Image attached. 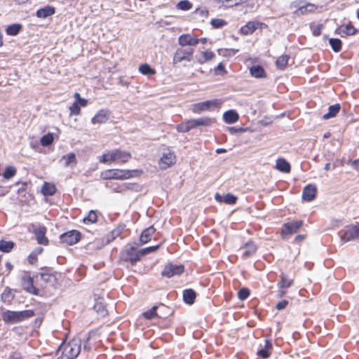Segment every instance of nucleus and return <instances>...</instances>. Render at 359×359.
Wrapping results in <instances>:
<instances>
[{"label": "nucleus", "mask_w": 359, "mask_h": 359, "mask_svg": "<svg viewBox=\"0 0 359 359\" xmlns=\"http://www.w3.org/2000/svg\"><path fill=\"white\" fill-rule=\"evenodd\" d=\"M81 341L80 339H73L66 344L60 345L62 359H75L81 351Z\"/></svg>", "instance_id": "f257e3e1"}, {"label": "nucleus", "mask_w": 359, "mask_h": 359, "mask_svg": "<svg viewBox=\"0 0 359 359\" xmlns=\"http://www.w3.org/2000/svg\"><path fill=\"white\" fill-rule=\"evenodd\" d=\"M137 170L109 169L101 172L100 177L103 180H126L134 177Z\"/></svg>", "instance_id": "f03ea898"}, {"label": "nucleus", "mask_w": 359, "mask_h": 359, "mask_svg": "<svg viewBox=\"0 0 359 359\" xmlns=\"http://www.w3.org/2000/svg\"><path fill=\"white\" fill-rule=\"evenodd\" d=\"M32 310L22 311H6L2 313V319L6 323H15L34 316Z\"/></svg>", "instance_id": "7ed1b4c3"}, {"label": "nucleus", "mask_w": 359, "mask_h": 359, "mask_svg": "<svg viewBox=\"0 0 359 359\" xmlns=\"http://www.w3.org/2000/svg\"><path fill=\"white\" fill-rule=\"evenodd\" d=\"M220 102L217 100H207L192 104L191 111L195 114H201L203 111H211L217 108Z\"/></svg>", "instance_id": "20e7f679"}, {"label": "nucleus", "mask_w": 359, "mask_h": 359, "mask_svg": "<svg viewBox=\"0 0 359 359\" xmlns=\"http://www.w3.org/2000/svg\"><path fill=\"white\" fill-rule=\"evenodd\" d=\"M193 54L194 49L192 48H179L176 50L174 54L172 62L174 65H176L182 61L191 62L193 57Z\"/></svg>", "instance_id": "39448f33"}, {"label": "nucleus", "mask_w": 359, "mask_h": 359, "mask_svg": "<svg viewBox=\"0 0 359 359\" xmlns=\"http://www.w3.org/2000/svg\"><path fill=\"white\" fill-rule=\"evenodd\" d=\"M359 238V226L349 225L347 226L341 236V241L343 242H348Z\"/></svg>", "instance_id": "423d86ee"}, {"label": "nucleus", "mask_w": 359, "mask_h": 359, "mask_svg": "<svg viewBox=\"0 0 359 359\" xmlns=\"http://www.w3.org/2000/svg\"><path fill=\"white\" fill-rule=\"evenodd\" d=\"M291 6L297 8L294 14L298 16L314 13L318 8L314 4H305L302 5V2H293Z\"/></svg>", "instance_id": "0eeeda50"}, {"label": "nucleus", "mask_w": 359, "mask_h": 359, "mask_svg": "<svg viewBox=\"0 0 359 359\" xmlns=\"http://www.w3.org/2000/svg\"><path fill=\"white\" fill-rule=\"evenodd\" d=\"M184 267L183 265H175L171 263L165 265L164 269L161 272L163 276L171 278L175 276H179L184 272Z\"/></svg>", "instance_id": "6e6552de"}, {"label": "nucleus", "mask_w": 359, "mask_h": 359, "mask_svg": "<svg viewBox=\"0 0 359 359\" xmlns=\"http://www.w3.org/2000/svg\"><path fill=\"white\" fill-rule=\"evenodd\" d=\"M60 238L62 243L72 245L79 241L81 233L76 230H72L62 234Z\"/></svg>", "instance_id": "1a4fd4ad"}, {"label": "nucleus", "mask_w": 359, "mask_h": 359, "mask_svg": "<svg viewBox=\"0 0 359 359\" xmlns=\"http://www.w3.org/2000/svg\"><path fill=\"white\" fill-rule=\"evenodd\" d=\"M175 162L176 156L174 152L168 150L163 154L158 164L161 169L165 170L174 165Z\"/></svg>", "instance_id": "9d476101"}, {"label": "nucleus", "mask_w": 359, "mask_h": 359, "mask_svg": "<svg viewBox=\"0 0 359 359\" xmlns=\"http://www.w3.org/2000/svg\"><path fill=\"white\" fill-rule=\"evenodd\" d=\"M21 285L25 290L33 294H38L39 290L34 286L33 278L27 274H24L21 278Z\"/></svg>", "instance_id": "9b49d317"}, {"label": "nucleus", "mask_w": 359, "mask_h": 359, "mask_svg": "<svg viewBox=\"0 0 359 359\" xmlns=\"http://www.w3.org/2000/svg\"><path fill=\"white\" fill-rule=\"evenodd\" d=\"M302 224L303 222L301 220L292 221L285 224L282 229L283 236L294 233L302 226Z\"/></svg>", "instance_id": "f8f14e48"}, {"label": "nucleus", "mask_w": 359, "mask_h": 359, "mask_svg": "<svg viewBox=\"0 0 359 359\" xmlns=\"http://www.w3.org/2000/svg\"><path fill=\"white\" fill-rule=\"evenodd\" d=\"M257 250V247L252 241L246 243L243 247L240 248V251L242 252V257L243 259H246L252 256L256 252Z\"/></svg>", "instance_id": "ddd939ff"}, {"label": "nucleus", "mask_w": 359, "mask_h": 359, "mask_svg": "<svg viewBox=\"0 0 359 359\" xmlns=\"http://www.w3.org/2000/svg\"><path fill=\"white\" fill-rule=\"evenodd\" d=\"M110 117V112L107 109L100 110L91 119L93 124H102L106 123Z\"/></svg>", "instance_id": "4468645a"}, {"label": "nucleus", "mask_w": 359, "mask_h": 359, "mask_svg": "<svg viewBox=\"0 0 359 359\" xmlns=\"http://www.w3.org/2000/svg\"><path fill=\"white\" fill-rule=\"evenodd\" d=\"M178 43L181 46H193L199 43V39L192 36L189 34H185L180 36Z\"/></svg>", "instance_id": "2eb2a0df"}, {"label": "nucleus", "mask_w": 359, "mask_h": 359, "mask_svg": "<svg viewBox=\"0 0 359 359\" xmlns=\"http://www.w3.org/2000/svg\"><path fill=\"white\" fill-rule=\"evenodd\" d=\"M316 193L317 189L316 186L308 184L303 189L302 198L306 201H311L316 198Z\"/></svg>", "instance_id": "dca6fc26"}, {"label": "nucleus", "mask_w": 359, "mask_h": 359, "mask_svg": "<svg viewBox=\"0 0 359 359\" xmlns=\"http://www.w3.org/2000/svg\"><path fill=\"white\" fill-rule=\"evenodd\" d=\"M46 228L44 226H39L34 230V233L39 244L48 245V239L46 237Z\"/></svg>", "instance_id": "f3484780"}, {"label": "nucleus", "mask_w": 359, "mask_h": 359, "mask_svg": "<svg viewBox=\"0 0 359 359\" xmlns=\"http://www.w3.org/2000/svg\"><path fill=\"white\" fill-rule=\"evenodd\" d=\"M215 199L219 203H224L228 205L235 204L237 201V197L231 194H227L224 196L220 195L219 193H216L215 195Z\"/></svg>", "instance_id": "a211bd4d"}, {"label": "nucleus", "mask_w": 359, "mask_h": 359, "mask_svg": "<svg viewBox=\"0 0 359 359\" xmlns=\"http://www.w3.org/2000/svg\"><path fill=\"white\" fill-rule=\"evenodd\" d=\"M259 25L257 22H248L240 29V33L243 35H249L256 30Z\"/></svg>", "instance_id": "6ab92c4d"}, {"label": "nucleus", "mask_w": 359, "mask_h": 359, "mask_svg": "<svg viewBox=\"0 0 359 359\" xmlns=\"http://www.w3.org/2000/svg\"><path fill=\"white\" fill-rule=\"evenodd\" d=\"M127 259L130 261L132 265H135L137 261L140 260V256L139 251H137L135 247H130L127 250Z\"/></svg>", "instance_id": "aec40b11"}, {"label": "nucleus", "mask_w": 359, "mask_h": 359, "mask_svg": "<svg viewBox=\"0 0 359 359\" xmlns=\"http://www.w3.org/2000/svg\"><path fill=\"white\" fill-rule=\"evenodd\" d=\"M55 8L50 6H46L43 8L39 9L36 13V17L39 18H46L55 13Z\"/></svg>", "instance_id": "412c9836"}, {"label": "nucleus", "mask_w": 359, "mask_h": 359, "mask_svg": "<svg viewBox=\"0 0 359 359\" xmlns=\"http://www.w3.org/2000/svg\"><path fill=\"white\" fill-rule=\"evenodd\" d=\"M156 229L153 226H151L146 229H144L141 233L140 241L141 243L144 244L148 243L150 240L153 234L154 233Z\"/></svg>", "instance_id": "4be33fe9"}, {"label": "nucleus", "mask_w": 359, "mask_h": 359, "mask_svg": "<svg viewBox=\"0 0 359 359\" xmlns=\"http://www.w3.org/2000/svg\"><path fill=\"white\" fill-rule=\"evenodd\" d=\"M223 118L226 123L231 124L236 123L238 120L239 116L236 111L231 109L224 114Z\"/></svg>", "instance_id": "5701e85b"}, {"label": "nucleus", "mask_w": 359, "mask_h": 359, "mask_svg": "<svg viewBox=\"0 0 359 359\" xmlns=\"http://www.w3.org/2000/svg\"><path fill=\"white\" fill-rule=\"evenodd\" d=\"M115 152V161L121 163L127 162L131 157V154L129 152L121 151L118 149H114Z\"/></svg>", "instance_id": "b1692460"}, {"label": "nucleus", "mask_w": 359, "mask_h": 359, "mask_svg": "<svg viewBox=\"0 0 359 359\" xmlns=\"http://www.w3.org/2000/svg\"><path fill=\"white\" fill-rule=\"evenodd\" d=\"M196 299V292L192 289H187L183 292V299L187 304H193Z\"/></svg>", "instance_id": "393cba45"}, {"label": "nucleus", "mask_w": 359, "mask_h": 359, "mask_svg": "<svg viewBox=\"0 0 359 359\" xmlns=\"http://www.w3.org/2000/svg\"><path fill=\"white\" fill-rule=\"evenodd\" d=\"M276 168L278 170L285 173H288L290 171V163L283 158H278L276 161Z\"/></svg>", "instance_id": "a878e982"}, {"label": "nucleus", "mask_w": 359, "mask_h": 359, "mask_svg": "<svg viewBox=\"0 0 359 359\" xmlns=\"http://www.w3.org/2000/svg\"><path fill=\"white\" fill-rule=\"evenodd\" d=\"M100 163H111L115 161V152L114 150L108 151L103 154L99 159Z\"/></svg>", "instance_id": "bb28decb"}, {"label": "nucleus", "mask_w": 359, "mask_h": 359, "mask_svg": "<svg viewBox=\"0 0 359 359\" xmlns=\"http://www.w3.org/2000/svg\"><path fill=\"white\" fill-rule=\"evenodd\" d=\"M339 32L343 36L344 35H353L357 32V29L351 24L346 25H341L339 28Z\"/></svg>", "instance_id": "cd10ccee"}, {"label": "nucleus", "mask_w": 359, "mask_h": 359, "mask_svg": "<svg viewBox=\"0 0 359 359\" xmlns=\"http://www.w3.org/2000/svg\"><path fill=\"white\" fill-rule=\"evenodd\" d=\"M280 280L278 283V288L285 289L291 287L293 284V280L288 278L285 273H281L280 276Z\"/></svg>", "instance_id": "c85d7f7f"}, {"label": "nucleus", "mask_w": 359, "mask_h": 359, "mask_svg": "<svg viewBox=\"0 0 359 359\" xmlns=\"http://www.w3.org/2000/svg\"><path fill=\"white\" fill-rule=\"evenodd\" d=\"M61 161H65V167L75 166L77 163L76 156L74 153H69L62 156Z\"/></svg>", "instance_id": "c756f323"}, {"label": "nucleus", "mask_w": 359, "mask_h": 359, "mask_svg": "<svg viewBox=\"0 0 359 359\" xmlns=\"http://www.w3.org/2000/svg\"><path fill=\"white\" fill-rule=\"evenodd\" d=\"M271 348H272V344H271V342L270 341H269V340H265L264 348L260 349L257 352V354H258L259 356H260V357H262L263 358H267L271 355L270 350Z\"/></svg>", "instance_id": "7c9ffc66"}, {"label": "nucleus", "mask_w": 359, "mask_h": 359, "mask_svg": "<svg viewBox=\"0 0 359 359\" xmlns=\"http://www.w3.org/2000/svg\"><path fill=\"white\" fill-rule=\"evenodd\" d=\"M340 104H336L329 107L328 112L323 116V119L334 117L340 110Z\"/></svg>", "instance_id": "2f4dec72"}, {"label": "nucleus", "mask_w": 359, "mask_h": 359, "mask_svg": "<svg viewBox=\"0 0 359 359\" xmlns=\"http://www.w3.org/2000/svg\"><path fill=\"white\" fill-rule=\"evenodd\" d=\"M250 74L255 78L265 77V72L262 67L254 65L250 69Z\"/></svg>", "instance_id": "473e14b6"}, {"label": "nucleus", "mask_w": 359, "mask_h": 359, "mask_svg": "<svg viewBox=\"0 0 359 359\" xmlns=\"http://www.w3.org/2000/svg\"><path fill=\"white\" fill-rule=\"evenodd\" d=\"M105 187L107 188L111 189L113 191L117 192V193H121L123 191H125L127 188L126 184H120L117 183H109L107 182L105 184Z\"/></svg>", "instance_id": "72a5a7b5"}, {"label": "nucleus", "mask_w": 359, "mask_h": 359, "mask_svg": "<svg viewBox=\"0 0 359 359\" xmlns=\"http://www.w3.org/2000/svg\"><path fill=\"white\" fill-rule=\"evenodd\" d=\"M215 57V53L210 50H206L202 52V56L201 57H198L197 59V61L200 64H203L204 62L207 61L212 60Z\"/></svg>", "instance_id": "f704fd0d"}, {"label": "nucleus", "mask_w": 359, "mask_h": 359, "mask_svg": "<svg viewBox=\"0 0 359 359\" xmlns=\"http://www.w3.org/2000/svg\"><path fill=\"white\" fill-rule=\"evenodd\" d=\"M22 29V25L20 24H13L7 27L6 34L10 36L17 35Z\"/></svg>", "instance_id": "c9c22d12"}, {"label": "nucleus", "mask_w": 359, "mask_h": 359, "mask_svg": "<svg viewBox=\"0 0 359 359\" xmlns=\"http://www.w3.org/2000/svg\"><path fill=\"white\" fill-rule=\"evenodd\" d=\"M196 126H208L214 123V118L209 117H201L195 118Z\"/></svg>", "instance_id": "e433bc0d"}, {"label": "nucleus", "mask_w": 359, "mask_h": 359, "mask_svg": "<svg viewBox=\"0 0 359 359\" xmlns=\"http://www.w3.org/2000/svg\"><path fill=\"white\" fill-rule=\"evenodd\" d=\"M289 58L290 57L287 55H283L278 57L276 62L277 67L280 69H284L287 65Z\"/></svg>", "instance_id": "4c0bfd02"}, {"label": "nucleus", "mask_w": 359, "mask_h": 359, "mask_svg": "<svg viewBox=\"0 0 359 359\" xmlns=\"http://www.w3.org/2000/svg\"><path fill=\"white\" fill-rule=\"evenodd\" d=\"M14 247V243L12 241H6L1 240L0 241V250L4 252H10Z\"/></svg>", "instance_id": "58836bf2"}, {"label": "nucleus", "mask_w": 359, "mask_h": 359, "mask_svg": "<svg viewBox=\"0 0 359 359\" xmlns=\"http://www.w3.org/2000/svg\"><path fill=\"white\" fill-rule=\"evenodd\" d=\"M56 189L53 184L46 182L42 187V192L44 195L52 196L55 193Z\"/></svg>", "instance_id": "ea45409f"}, {"label": "nucleus", "mask_w": 359, "mask_h": 359, "mask_svg": "<svg viewBox=\"0 0 359 359\" xmlns=\"http://www.w3.org/2000/svg\"><path fill=\"white\" fill-rule=\"evenodd\" d=\"M330 45L331 46L332 50L334 52H339L341 49V41L339 39H329Z\"/></svg>", "instance_id": "a19ab883"}, {"label": "nucleus", "mask_w": 359, "mask_h": 359, "mask_svg": "<svg viewBox=\"0 0 359 359\" xmlns=\"http://www.w3.org/2000/svg\"><path fill=\"white\" fill-rule=\"evenodd\" d=\"M16 168L13 166H8L6 167L4 172V177L6 180H10L13 177L15 176V175L16 174Z\"/></svg>", "instance_id": "79ce46f5"}, {"label": "nucleus", "mask_w": 359, "mask_h": 359, "mask_svg": "<svg viewBox=\"0 0 359 359\" xmlns=\"http://www.w3.org/2000/svg\"><path fill=\"white\" fill-rule=\"evenodd\" d=\"M53 142V135L52 133H48L41 138V144L43 147L49 146Z\"/></svg>", "instance_id": "37998d69"}, {"label": "nucleus", "mask_w": 359, "mask_h": 359, "mask_svg": "<svg viewBox=\"0 0 359 359\" xmlns=\"http://www.w3.org/2000/svg\"><path fill=\"white\" fill-rule=\"evenodd\" d=\"M139 71L144 75H151L155 74V70L151 69L147 64H144L140 66Z\"/></svg>", "instance_id": "c03bdc74"}, {"label": "nucleus", "mask_w": 359, "mask_h": 359, "mask_svg": "<svg viewBox=\"0 0 359 359\" xmlns=\"http://www.w3.org/2000/svg\"><path fill=\"white\" fill-rule=\"evenodd\" d=\"M226 7H232L237 6L243 2V0H218Z\"/></svg>", "instance_id": "a18cd8bd"}, {"label": "nucleus", "mask_w": 359, "mask_h": 359, "mask_svg": "<svg viewBox=\"0 0 359 359\" xmlns=\"http://www.w3.org/2000/svg\"><path fill=\"white\" fill-rule=\"evenodd\" d=\"M177 7L178 9L182 10V11H188L190 10L192 7V4L187 0L180 1L177 5Z\"/></svg>", "instance_id": "49530a36"}, {"label": "nucleus", "mask_w": 359, "mask_h": 359, "mask_svg": "<svg viewBox=\"0 0 359 359\" xmlns=\"http://www.w3.org/2000/svg\"><path fill=\"white\" fill-rule=\"evenodd\" d=\"M97 214L95 211L91 210L89 212L87 217H84V223H95L97 221Z\"/></svg>", "instance_id": "de8ad7c7"}, {"label": "nucleus", "mask_w": 359, "mask_h": 359, "mask_svg": "<svg viewBox=\"0 0 359 359\" xmlns=\"http://www.w3.org/2000/svg\"><path fill=\"white\" fill-rule=\"evenodd\" d=\"M159 247H160V245L145 248H143V249H141L140 250H139V253H140V256L142 257L145 255H147L149 253L156 251L157 249H158Z\"/></svg>", "instance_id": "09e8293b"}, {"label": "nucleus", "mask_w": 359, "mask_h": 359, "mask_svg": "<svg viewBox=\"0 0 359 359\" xmlns=\"http://www.w3.org/2000/svg\"><path fill=\"white\" fill-rule=\"evenodd\" d=\"M210 24L215 28H221L226 25V22L223 19L215 18L211 20Z\"/></svg>", "instance_id": "8fccbe9b"}, {"label": "nucleus", "mask_w": 359, "mask_h": 359, "mask_svg": "<svg viewBox=\"0 0 359 359\" xmlns=\"http://www.w3.org/2000/svg\"><path fill=\"white\" fill-rule=\"evenodd\" d=\"M238 52V49H219L218 53L219 55L223 56H231L234 55Z\"/></svg>", "instance_id": "3c124183"}, {"label": "nucleus", "mask_w": 359, "mask_h": 359, "mask_svg": "<svg viewBox=\"0 0 359 359\" xmlns=\"http://www.w3.org/2000/svg\"><path fill=\"white\" fill-rule=\"evenodd\" d=\"M157 306H153L150 310L143 313V316L147 319H151L154 318L156 314Z\"/></svg>", "instance_id": "603ef678"}, {"label": "nucleus", "mask_w": 359, "mask_h": 359, "mask_svg": "<svg viewBox=\"0 0 359 359\" xmlns=\"http://www.w3.org/2000/svg\"><path fill=\"white\" fill-rule=\"evenodd\" d=\"M249 295H250L249 290L247 288H245V287L241 288L238 292V297L239 299H241V300H244V299H247Z\"/></svg>", "instance_id": "864d4df0"}, {"label": "nucleus", "mask_w": 359, "mask_h": 359, "mask_svg": "<svg viewBox=\"0 0 359 359\" xmlns=\"http://www.w3.org/2000/svg\"><path fill=\"white\" fill-rule=\"evenodd\" d=\"M69 111L71 114L79 115L81 112L80 106L78 104V102H74L72 105L69 107Z\"/></svg>", "instance_id": "5fc2aeb1"}, {"label": "nucleus", "mask_w": 359, "mask_h": 359, "mask_svg": "<svg viewBox=\"0 0 359 359\" xmlns=\"http://www.w3.org/2000/svg\"><path fill=\"white\" fill-rule=\"evenodd\" d=\"M323 25L322 24H318L316 26L312 28L313 34L316 36H319L321 34V31L323 29Z\"/></svg>", "instance_id": "6e6d98bb"}, {"label": "nucleus", "mask_w": 359, "mask_h": 359, "mask_svg": "<svg viewBox=\"0 0 359 359\" xmlns=\"http://www.w3.org/2000/svg\"><path fill=\"white\" fill-rule=\"evenodd\" d=\"M177 130L180 133H187L189 131V128H187V126L184 122L179 124L177 126Z\"/></svg>", "instance_id": "4d7b16f0"}, {"label": "nucleus", "mask_w": 359, "mask_h": 359, "mask_svg": "<svg viewBox=\"0 0 359 359\" xmlns=\"http://www.w3.org/2000/svg\"><path fill=\"white\" fill-rule=\"evenodd\" d=\"M125 228V226H119L114 230L111 231V235L113 238H115V237L118 236L121 233L123 229Z\"/></svg>", "instance_id": "13d9d810"}, {"label": "nucleus", "mask_w": 359, "mask_h": 359, "mask_svg": "<svg viewBox=\"0 0 359 359\" xmlns=\"http://www.w3.org/2000/svg\"><path fill=\"white\" fill-rule=\"evenodd\" d=\"M287 304L288 302L287 300H282L276 304V308L278 310H282L284 309Z\"/></svg>", "instance_id": "bf43d9fd"}, {"label": "nucleus", "mask_w": 359, "mask_h": 359, "mask_svg": "<svg viewBox=\"0 0 359 359\" xmlns=\"http://www.w3.org/2000/svg\"><path fill=\"white\" fill-rule=\"evenodd\" d=\"M189 130L196 128L195 118L187 120L184 122Z\"/></svg>", "instance_id": "052dcab7"}, {"label": "nucleus", "mask_w": 359, "mask_h": 359, "mask_svg": "<svg viewBox=\"0 0 359 359\" xmlns=\"http://www.w3.org/2000/svg\"><path fill=\"white\" fill-rule=\"evenodd\" d=\"M37 260V256H36V253L35 252H32L29 257H28V262L31 264H34V263H36Z\"/></svg>", "instance_id": "680f3d73"}, {"label": "nucleus", "mask_w": 359, "mask_h": 359, "mask_svg": "<svg viewBox=\"0 0 359 359\" xmlns=\"http://www.w3.org/2000/svg\"><path fill=\"white\" fill-rule=\"evenodd\" d=\"M348 164H350L354 169L359 170V158L354 161H348Z\"/></svg>", "instance_id": "e2e57ef3"}, {"label": "nucleus", "mask_w": 359, "mask_h": 359, "mask_svg": "<svg viewBox=\"0 0 359 359\" xmlns=\"http://www.w3.org/2000/svg\"><path fill=\"white\" fill-rule=\"evenodd\" d=\"M215 71L218 74H224L225 72L224 66L222 63H219L216 67Z\"/></svg>", "instance_id": "0e129e2a"}, {"label": "nucleus", "mask_w": 359, "mask_h": 359, "mask_svg": "<svg viewBox=\"0 0 359 359\" xmlns=\"http://www.w3.org/2000/svg\"><path fill=\"white\" fill-rule=\"evenodd\" d=\"M76 102H78V104L80 107H85L86 106L88 101L84 98H79V101H77Z\"/></svg>", "instance_id": "69168bd1"}, {"label": "nucleus", "mask_w": 359, "mask_h": 359, "mask_svg": "<svg viewBox=\"0 0 359 359\" xmlns=\"http://www.w3.org/2000/svg\"><path fill=\"white\" fill-rule=\"evenodd\" d=\"M286 293H287V291L285 290V289H280L279 288V290L278 291L277 296L278 297H284L286 294Z\"/></svg>", "instance_id": "338daca9"}, {"label": "nucleus", "mask_w": 359, "mask_h": 359, "mask_svg": "<svg viewBox=\"0 0 359 359\" xmlns=\"http://www.w3.org/2000/svg\"><path fill=\"white\" fill-rule=\"evenodd\" d=\"M41 278L46 281L49 280L52 277L50 275L47 273H41Z\"/></svg>", "instance_id": "774afa93"}]
</instances>
